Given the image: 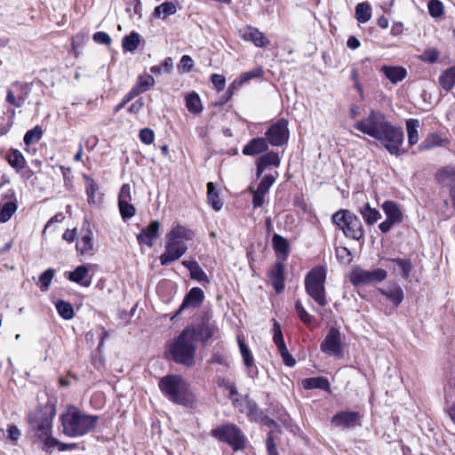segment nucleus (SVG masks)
Returning a JSON list of instances; mask_svg holds the SVG:
<instances>
[{"label": "nucleus", "instance_id": "obj_1", "mask_svg": "<svg viewBox=\"0 0 455 455\" xmlns=\"http://www.w3.org/2000/svg\"><path fill=\"white\" fill-rule=\"evenodd\" d=\"M158 386L162 393L177 404L188 406L194 401L190 385L180 375L164 376L159 380Z\"/></svg>", "mask_w": 455, "mask_h": 455}, {"label": "nucleus", "instance_id": "obj_2", "mask_svg": "<svg viewBox=\"0 0 455 455\" xmlns=\"http://www.w3.org/2000/svg\"><path fill=\"white\" fill-rule=\"evenodd\" d=\"M192 335L190 330L184 329L169 346V355L176 363L188 367L195 364L197 346Z\"/></svg>", "mask_w": 455, "mask_h": 455}, {"label": "nucleus", "instance_id": "obj_3", "mask_svg": "<svg viewBox=\"0 0 455 455\" xmlns=\"http://www.w3.org/2000/svg\"><path fill=\"white\" fill-rule=\"evenodd\" d=\"M63 433L70 437L86 435L94 428L98 417L83 413L76 408L68 410L61 415Z\"/></svg>", "mask_w": 455, "mask_h": 455}, {"label": "nucleus", "instance_id": "obj_4", "mask_svg": "<svg viewBox=\"0 0 455 455\" xmlns=\"http://www.w3.org/2000/svg\"><path fill=\"white\" fill-rule=\"evenodd\" d=\"M190 232L182 226H177L166 235L165 251L160 256L161 265L168 266L179 259L188 250L184 241L189 239Z\"/></svg>", "mask_w": 455, "mask_h": 455}, {"label": "nucleus", "instance_id": "obj_5", "mask_svg": "<svg viewBox=\"0 0 455 455\" xmlns=\"http://www.w3.org/2000/svg\"><path fill=\"white\" fill-rule=\"evenodd\" d=\"M326 280V268L323 266H317L311 269L305 277L306 292L320 307H325L328 304L324 283Z\"/></svg>", "mask_w": 455, "mask_h": 455}, {"label": "nucleus", "instance_id": "obj_6", "mask_svg": "<svg viewBox=\"0 0 455 455\" xmlns=\"http://www.w3.org/2000/svg\"><path fill=\"white\" fill-rule=\"evenodd\" d=\"M332 222L339 227L346 237L359 241L364 236L360 219L348 210H339L331 217Z\"/></svg>", "mask_w": 455, "mask_h": 455}, {"label": "nucleus", "instance_id": "obj_7", "mask_svg": "<svg viewBox=\"0 0 455 455\" xmlns=\"http://www.w3.org/2000/svg\"><path fill=\"white\" fill-rule=\"evenodd\" d=\"M55 416V408L52 404L47 403L38 408L28 417V422L33 430L39 437H51L52 419Z\"/></svg>", "mask_w": 455, "mask_h": 455}, {"label": "nucleus", "instance_id": "obj_8", "mask_svg": "<svg viewBox=\"0 0 455 455\" xmlns=\"http://www.w3.org/2000/svg\"><path fill=\"white\" fill-rule=\"evenodd\" d=\"M390 124H392L387 120L382 112L371 110L368 116L357 122L354 127L376 140Z\"/></svg>", "mask_w": 455, "mask_h": 455}, {"label": "nucleus", "instance_id": "obj_9", "mask_svg": "<svg viewBox=\"0 0 455 455\" xmlns=\"http://www.w3.org/2000/svg\"><path fill=\"white\" fill-rule=\"evenodd\" d=\"M376 140L392 156H400L406 153L403 148L404 132L402 127L390 124Z\"/></svg>", "mask_w": 455, "mask_h": 455}, {"label": "nucleus", "instance_id": "obj_10", "mask_svg": "<svg viewBox=\"0 0 455 455\" xmlns=\"http://www.w3.org/2000/svg\"><path fill=\"white\" fill-rule=\"evenodd\" d=\"M211 435L219 441L227 443L235 451L245 447V436L243 431L235 424L227 423L219 426L212 430Z\"/></svg>", "mask_w": 455, "mask_h": 455}, {"label": "nucleus", "instance_id": "obj_11", "mask_svg": "<svg viewBox=\"0 0 455 455\" xmlns=\"http://www.w3.org/2000/svg\"><path fill=\"white\" fill-rule=\"evenodd\" d=\"M387 272L383 268L366 270L355 266L349 273V281L354 286L376 285L383 282Z\"/></svg>", "mask_w": 455, "mask_h": 455}, {"label": "nucleus", "instance_id": "obj_12", "mask_svg": "<svg viewBox=\"0 0 455 455\" xmlns=\"http://www.w3.org/2000/svg\"><path fill=\"white\" fill-rule=\"evenodd\" d=\"M381 208L386 215V220L379 225V228L382 233H387L395 225L403 221V214L398 204L394 201H385Z\"/></svg>", "mask_w": 455, "mask_h": 455}, {"label": "nucleus", "instance_id": "obj_13", "mask_svg": "<svg viewBox=\"0 0 455 455\" xmlns=\"http://www.w3.org/2000/svg\"><path fill=\"white\" fill-rule=\"evenodd\" d=\"M321 350L329 355L336 357H342V343L341 334L339 331L334 327H331L325 336L324 339L320 346Z\"/></svg>", "mask_w": 455, "mask_h": 455}, {"label": "nucleus", "instance_id": "obj_14", "mask_svg": "<svg viewBox=\"0 0 455 455\" xmlns=\"http://www.w3.org/2000/svg\"><path fill=\"white\" fill-rule=\"evenodd\" d=\"M266 137L272 146L279 147L285 144L289 139L288 122L281 119L272 124L267 131Z\"/></svg>", "mask_w": 455, "mask_h": 455}, {"label": "nucleus", "instance_id": "obj_15", "mask_svg": "<svg viewBox=\"0 0 455 455\" xmlns=\"http://www.w3.org/2000/svg\"><path fill=\"white\" fill-rule=\"evenodd\" d=\"M192 331V338L196 342H206L210 339L218 330L215 323L210 322L209 317L205 316L200 324H191L185 328Z\"/></svg>", "mask_w": 455, "mask_h": 455}, {"label": "nucleus", "instance_id": "obj_16", "mask_svg": "<svg viewBox=\"0 0 455 455\" xmlns=\"http://www.w3.org/2000/svg\"><path fill=\"white\" fill-rule=\"evenodd\" d=\"M204 300V293L201 288L194 287L190 289L189 291L185 295L181 305L177 310L175 315L172 317V320L187 310L198 308Z\"/></svg>", "mask_w": 455, "mask_h": 455}, {"label": "nucleus", "instance_id": "obj_17", "mask_svg": "<svg viewBox=\"0 0 455 455\" xmlns=\"http://www.w3.org/2000/svg\"><path fill=\"white\" fill-rule=\"evenodd\" d=\"M273 341L275 344L285 365L292 367L295 365V359L289 353L284 343L280 323L273 319Z\"/></svg>", "mask_w": 455, "mask_h": 455}, {"label": "nucleus", "instance_id": "obj_18", "mask_svg": "<svg viewBox=\"0 0 455 455\" xmlns=\"http://www.w3.org/2000/svg\"><path fill=\"white\" fill-rule=\"evenodd\" d=\"M284 271L285 266L283 262L277 261L268 272L269 281L277 293H280L284 289Z\"/></svg>", "mask_w": 455, "mask_h": 455}, {"label": "nucleus", "instance_id": "obj_19", "mask_svg": "<svg viewBox=\"0 0 455 455\" xmlns=\"http://www.w3.org/2000/svg\"><path fill=\"white\" fill-rule=\"evenodd\" d=\"M360 414L355 411H340L333 416L331 422L342 428H350L360 425Z\"/></svg>", "mask_w": 455, "mask_h": 455}, {"label": "nucleus", "instance_id": "obj_20", "mask_svg": "<svg viewBox=\"0 0 455 455\" xmlns=\"http://www.w3.org/2000/svg\"><path fill=\"white\" fill-rule=\"evenodd\" d=\"M160 223L157 220H153L149 225L143 228L137 235V240L140 244H146L148 247L154 245V239L159 236Z\"/></svg>", "mask_w": 455, "mask_h": 455}, {"label": "nucleus", "instance_id": "obj_21", "mask_svg": "<svg viewBox=\"0 0 455 455\" xmlns=\"http://www.w3.org/2000/svg\"><path fill=\"white\" fill-rule=\"evenodd\" d=\"M4 199L8 201L2 204V223L8 221L18 209V202L12 189H8L4 196H2V201Z\"/></svg>", "mask_w": 455, "mask_h": 455}, {"label": "nucleus", "instance_id": "obj_22", "mask_svg": "<svg viewBox=\"0 0 455 455\" xmlns=\"http://www.w3.org/2000/svg\"><path fill=\"white\" fill-rule=\"evenodd\" d=\"M242 37L246 41H251L257 47H265L269 44V40L258 28L247 27L240 31Z\"/></svg>", "mask_w": 455, "mask_h": 455}, {"label": "nucleus", "instance_id": "obj_23", "mask_svg": "<svg viewBox=\"0 0 455 455\" xmlns=\"http://www.w3.org/2000/svg\"><path fill=\"white\" fill-rule=\"evenodd\" d=\"M378 291L389 299L395 307H398L404 298L403 291L397 283L390 284L385 289H379Z\"/></svg>", "mask_w": 455, "mask_h": 455}, {"label": "nucleus", "instance_id": "obj_24", "mask_svg": "<svg viewBox=\"0 0 455 455\" xmlns=\"http://www.w3.org/2000/svg\"><path fill=\"white\" fill-rule=\"evenodd\" d=\"M268 148L267 140L264 138H255L250 140L243 148V154L245 156H255L266 152Z\"/></svg>", "mask_w": 455, "mask_h": 455}, {"label": "nucleus", "instance_id": "obj_25", "mask_svg": "<svg viewBox=\"0 0 455 455\" xmlns=\"http://www.w3.org/2000/svg\"><path fill=\"white\" fill-rule=\"evenodd\" d=\"M88 267L85 265H81L69 273L68 279L84 287H89L92 283V279L86 278L88 276Z\"/></svg>", "mask_w": 455, "mask_h": 455}, {"label": "nucleus", "instance_id": "obj_26", "mask_svg": "<svg viewBox=\"0 0 455 455\" xmlns=\"http://www.w3.org/2000/svg\"><path fill=\"white\" fill-rule=\"evenodd\" d=\"M449 143L447 139L442 138L437 133L428 134L424 140L419 144V150H430L437 147L446 146Z\"/></svg>", "mask_w": 455, "mask_h": 455}, {"label": "nucleus", "instance_id": "obj_27", "mask_svg": "<svg viewBox=\"0 0 455 455\" xmlns=\"http://www.w3.org/2000/svg\"><path fill=\"white\" fill-rule=\"evenodd\" d=\"M381 72L393 84H396V83L403 80L407 75L406 69L403 68H401V67L384 66L381 68Z\"/></svg>", "mask_w": 455, "mask_h": 455}, {"label": "nucleus", "instance_id": "obj_28", "mask_svg": "<svg viewBox=\"0 0 455 455\" xmlns=\"http://www.w3.org/2000/svg\"><path fill=\"white\" fill-rule=\"evenodd\" d=\"M6 159L9 164L17 172L23 170L27 164L24 156L18 149H11L6 156Z\"/></svg>", "mask_w": 455, "mask_h": 455}, {"label": "nucleus", "instance_id": "obj_29", "mask_svg": "<svg viewBox=\"0 0 455 455\" xmlns=\"http://www.w3.org/2000/svg\"><path fill=\"white\" fill-rule=\"evenodd\" d=\"M359 212L365 223L369 226L375 224L381 218L380 212L377 209L371 207L369 203L361 206Z\"/></svg>", "mask_w": 455, "mask_h": 455}, {"label": "nucleus", "instance_id": "obj_30", "mask_svg": "<svg viewBox=\"0 0 455 455\" xmlns=\"http://www.w3.org/2000/svg\"><path fill=\"white\" fill-rule=\"evenodd\" d=\"M85 180V190L88 196L89 204H98L100 202V196H97L99 191V186L93 179L87 174L83 175Z\"/></svg>", "mask_w": 455, "mask_h": 455}, {"label": "nucleus", "instance_id": "obj_31", "mask_svg": "<svg viewBox=\"0 0 455 455\" xmlns=\"http://www.w3.org/2000/svg\"><path fill=\"white\" fill-rule=\"evenodd\" d=\"M272 243L275 253L282 255L283 260H285L290 251L288 241L282 235L275 234L272 237Z\"/></svg>", "mask_w": 455, "mask_h": 455}, {"label": "nucleus", "instance_id": "obj_32", "mask_svg": "<svg viewBox=\"0 0 455 455\" xmlns=\"http://www.w3.org/2000/svg\"><path fill=\"white\" fill-rule=\"evenodd\" d=\"M186 108L192 114H199L203 111V104L199 95L196 92H189L186 98Z\"/></svg>", "mask_w": 455, "mask_h": 455}, {"label": "nucleus", "instance_id": "obj_33", "mask_svg": "<svg viewBox=\"0 0 455 455\" xmlns=\"http://www.w3.org/2000/svg\"><path fill=\"white\" fill-rule=\"evenodd\" d=\"M302 384L304 388L306 389H315L320 388L322 390L330 389V382L324 377H314L308 378L302 380Z\"/></svg>", "mask_w": 455, "mask_h": 455}, {"label": "nucleus", "instance_id": "obj_34", "mask_svg": "<svg viewBox=\"0 0 455 455\" xmlns=\"http://www.w3.org/2000/svg\"><path fill=\"white\" fill-rule=\"evenodd\" d=\"M419 121L418 119H408L406 121V130L408 134V143L410 146H413L419 141Z\"/></svg>", "mask_w": 455, "mask_h": 455}, {"label": "nucleus", "instance_id": "obj_35", "mask_svg": "<svg viewBox=\"0 0 455 455\" xmlns=\"http://www.w3.org/2000/svg\"><path fill=\"white\" fill-rule=\"evenodd\" d=\"M177 8L172 2H164L156 6L154 10L153 16L156 19H165L176 12Z\"/></svg>", "mask_w": 455, "mask_h": 455}, {"label": "nucleus", "instance_id": "obj_36", "mask_svg": "<svg viewBox=\"0 0 455 455\" xmlns=\"http://www.w3.org/2000/svg\"><path fill=\"white\" fill-rule=\"evenodd\" d=\"M141 36L139 33L132 31L130 35L125 36L122 41V46L126 52H134L140 45Z\"/></svg>", "mask_w": 455, "mask_h": 455}, {"label": "nucleus", "instance_id": "obj_37", "mask_svg": "<svg viewBox=\"0 0 455 455\" xmlns=\"http://www.w3.org/2000/svg\"><path fill=\"white\" fill-rule=\"evenodd\" d=\"M439 83L443 90H451L455 84V67L443 71L439 77Z\"/></svg>", "mask_w": 455, "mask_h": 455}, {"label": "nucleus", "instance_id": "obj_38", "mask_svg": "<svg viewBox=\"0 0 455 455\" xmlns=\"http://www.w3.org/2000/svg\"><path fill=\"white\" fill-rule=\"evenodd\" d=\"M9 89L12 90V93L16 95V98L19 100H21L24 103L30 92L29 84L27 83L14 82L11 84Z\"/></svg>", "mask_w": 455, "mask_h": 455}, {"label": "nucleus", "instance_id": "obj_39", "mask_svg": "<svg viewBox=\"0 0 455 455\" xmlns=\"http://www.w3.org/2000/svg\"><path fill=\"white\" fill-rule=\"evenodd\" d=\"M207 200L215 211H220L223 206V203L212 182L207 184Z\"/></svg>", "mask_w": 455, "mask_h": 455}, {"label": "nucleus", "instance_id": "obj_40", "mask_svg": "<svg viewBox=\"0 0 455 455\" xmlns=\"http://www.w3.org/2000/svg\"><path fill=\"white\" fill-rule=\"evenodd\" d=\"M386 261L388 263H395L397 270L401 273L402 276L405 279L409 277L412 267L410 259L396 258L387 259Z\"/></svg>", "mask_w": 455, "mask_h": 455}, {"label": "nucleus", "instance_id": "obj_41", "mask_svg": "<svg viewBox=\"0 0 455 455\" xmlns=\"http://www.w3.org/2000/svg\"><path fill=\"white\" fill-rule=\"evenodd\" d=\"M371 17V8L368 3H360L355 6V18L360 23H365Z\"/></svg>", "mask_w": 455, "mask_h": 455}, {"label": "nucleus", "instance_id": "obj_42", "mask_svg": "<svg viewBox=\"0 0 455 455\" xmlns=\"http://www.w3.org/2000/svg\"><path fill=\"white\" fill-rule=\"evenodd\" d=\"M258 161L265 166L266 169L270 166L278 167L281 163L278 153L273 151L262 155L258 158Z\"/></svg>", "mask_w": 455, "mask_h": 455}, {"label": "nucleus", "instance_id": "obj_43", "mask_svg": "<svg viewBox=\"0 0 455 455\" xmlns=\"http://www.w3.org/2000/svg\"><path fill=\"white\" fill-rule=\"evenodd\" d=\"M56 309L59 315L65 320H70L74 316V308L69 302L59 300L56 303Z\"/></svg>", "mask_w": 455, "mask_h": 455}, {"label": "nucleus", "instance_id": "obj_44", "mask_svg": "<svg viewBox=\"0 0 455 455\" xmlns=\"http://www.w3.org/2000/svg\"><path fill=\"white\" fill-rule=\"evenodd\" d=\"M43 136V129L36 125L31 130H28L24 135V143L27 146L38 142Z\"/></svg>", "mask_w": 455, "mask_h": 455}, {"label": "nucleus", "instance_id": "obj_45", "mask_svg": "<svg viewBox=\"0 0 455 455\" xmlns=\"http://www.w3.org/2000/svg\"><path fill=\"white\" fill-rule=\"evenodd\" d=\"M238 345L240 348V352L243 360V363L247 368H250L254 363L253 356L251 355L247 345L245 342L238 337Z\"/></svg>", "mask_w": 455, "mask_h": 455}, {"label": "nucleus", "instance_id": "obj_46", "mask_svg": "<svg viewBox=\"0 0 455 455\" xmlns=\"http://www.w3.org/2000/svg\"><path fill=\"white\" fill-rule=\"evenodd\" d=\"M93 243L92 234H87L76 243V249L81 251L82 254L87 253L92 250Z\"/></svg>", "mask_w": 455, "mask_h": 455}, {"label": "nucleus", "instance_id": "obj_47", "mask_svg": "<svg viewBox=\"0 0 455 455\" xmlns=\"http://www.w3.org/2000/svg\"><path fill=\"white\" fill-rule=\"evenodd\" d=\"M53 276H54V270L52 268H48L40 275L39 286H40V290L42 291H48Z\"/></svg>", "mask_w": 455, "mask_h": 455}, {"label": "nucleus", "instance_id": "obj_48", "mask_svg": "<svg viewBox=\"0 0 455 455\" xmlns=\"http://www.w3.org/2000/svg\"><path fill=\"white\" fill-rule=\"evenodd\" d=\"M155 84V79L150 75L140 76L138 79L137 84L134 85L137 89H139L140 92L142 93L147 92L150 87H152Z\"/></svg>", "mask_w": 455, "mask_h": 455}, {"label": "nucleus", "instance_id": "obj_49", "mask_svg": "<svg viewBox=\"0 0 455 455\" xmlns=\"http://www.w3.org/2000/svg\"><path fill=\"white\" fill-rule=\"evenodd\" d=\"M295 310L299 318L306 324H310L315 321L313 315H311L303 307L300 300H297L295 303Z\"/></svg>", "mask_w": 455, "mask_h": 455}, {"label": "nucleus", "instance_id": "obj_50", "mask_svg": "<svg viewBox=\"0 0 455 455\" xmlns=\"http://www.w3.org/2000/svg\"><path fill=\"white\" fill-rule=\"evenodd\" d=\"M118 208L124 220L132 218L136 213L135 207L130 202L118 203Z\"/></svg>", "mask_w": 455, "mask_h": 455}, {"label": "nucleus", "instance_id": "obj_51", "mask_svg": "<svg viewBox=\"0 0 455 455\" xmlns=\"http://www.w3.org/2000/svg\"><path fill=\"white\" fill-rule=\"evenodd\" d=\"M428 12L433 18L441 17L443 13V4L439 0H430L427 4Z\"/></svg>", "mask_w": 455, "mask_h": 455}, {"label": "nucleus", "instance_id": "obj_52", "mask_svg": "<svg viewBox=\"0 0 455 455\" xmlns=\"http://www.w3.org/2000/svg\"><path fill=\"white\" fill-rule=\"evenodd\" d=\"M439 56L440 52L435 48H428L422 52L419 59L425 62L435 63L439 59Z\"/></svg>", "mask_w": 455, "mask_h": 455}, {"label": "nucleus", "instance_id": "obj_53", "mask_svg": "<svg viewBox=\"0 0 455 455\" xmlns=\"http://www.w3.org/2000/svg\"><path fill=\"white\" fill-rule=\"evenodd\" d=\"M193 269L190 272V277L201 283H209V278L206 273L198 265H192Z\"/></svg>", "mask_w": 455, "mask_h": 455}, {"label": "nucleus", "instance_id": "obj_54", "mask_svg": "<svg viewBox=\"0 0 455 455\" xmlns=\"http://www.w3.org/2000/svg\"><path fill=\"white\" fill-rule=\"evenodd\" d=\"M275 181V178L272 174H267V175L264 176L263 179L260 180V182L257 188V190H259L260 194L261 193L267 194V192L269 191V188H271V186L274 184Z\"/></svg>", "mask_w": 455, "mask_h": 455}, {"label": "nucleus", "instance_id": "obj_55", "mask_svg": "<svg viewBox=\"0 0 455 455\" xmlns=\"http://www.w3.org/2000/svg\"><path fill=\"white\" fill-rule=\"evenodd\" d=\"M263 76L262 68L259 67L248 72L242 74L240 76L239 84L250 81L252 78L261 77Z\"/></svg>", "mask_w": 455, "mask_h": 455}, {"label": "nucleus", "instance_id": "obj_56", "mask_svg": "<svg viewBox=\"0 0 455 455\" xmlns=\"http://www.w3.org/2000/svg\"><path fill=\"white\" fill-rule=\"evenodd\" d=\"M217 384L220 387H224L225 389L228 390L230 393V397H234L235 395H238V392L236 390V387L234 382H231L225 378L220 377L217 380Z\"/></svg>", "mask_w": 455, "mask_h": 455}, {"label": "nucleus", "instance_id": "obj_57", "mask_svg": "<svg viewBox=\"0 0 455 455\" xmlns=\"http://www.w3.org/2000/svg\"><path fill=\"white\" fill-rule=\"evenodd\" d=\"M193 66H194V60H192V58L188 55H183L180 59L178 68L181 72L188 73L192 70Z\"/></svg>", "mask_w": 455, "mask_h": 455}, {"label": "nucleus", "instance_id": "obj_58", "mask_svg": "<svg viewBox=\"0 0 455 455\" xmlns=\"http://www.w3.org/2000/svg\"><path fill=\"white\" fill-rule=\"evenodd\" d=\"M21 436V431L14 425L8 426L7 428V439L10 440L13 444H16L18 440Z\"/></svg>", "mask_w": 455, "mask_h": 455}, {"label": "nucleus", "instance_id": "obj_59", "mask_svg": "<svg viewBox=\"0 0 455 455\" xmlns=\"http://www.w3.org/2000/svg\"><path fill=\"white\" fill-rule=\"evenodd\" d=\"M266 446L267 455H278V451L275 443L274 435L272 431L268 432L267 434Z\"/></svg>", "mask_w": 455, "mask_h": 455}, {"label": "nucleus", "instance_id": "obj_60", "mask_svg": "<svg viewBox=\"0 0 455 455\" xmlns=\"http://www.w3.org/2000/svg\"><path fill=\"white\" fill-rule=\"evenodd\" d=\"M245 411H246V413L251 417V418H256L259 416V409L257 405V403L251 400V399H246L245 401Z\"/></svg>", "mask_w": 455, "mask_h": 455}, {"label": "nucleus", "instance_id": "obj_61", "mask_svg": "<svg viewBox=\"0 0 455 455\" xmlns=\"http://www.w3.org/2000/svg\"><path fill=\"white\" fill-rule=\"evenodd\" d=\"M132 195H131V186L129 184H124L120 189L118 196V203L123 202H131Z\"/></svg>", "mask_w": 455, "mask_h": 455}, {"label": "nucleus", "instance_id": "obj_62", "mask_svg": "<svg viewBox=\"0 0 455 455\" xmlns=\"http://www.w3.org/2000/svg\"><path fill=\"white\" fill-rule=\"evenodd\" d=\"M250 190L252 192L253 194V198H252V204H253V207L254 208H259L263 205L264 204V201H265V196L267 195L266 193H259V190H254L252 189V188H250Z\"/></svg>", "mask_w": 455, "mask_h": 455}, {"label": "nucleus", "instance_id": "obj_63", "mask_svg": "<svg viewBox=\"0 0 455 455\" xmlns=\"http://www.w3.org/2000/svg\"><path fill=\"white\" fill-rule=\"evenodd\" d=\"M154 132L149 128H144L140 132V140L147 145L151 144L154 141Z\"/></svg>", "mask_w": 455, "mask_h": 455}, {"label": "nucleus", "instance_id": "obj_64", "mask_svg": "<svg viewBox=\"0 0 455 455\" xmlns=\"http://www.w3.org/2000/svg\"><path fill=\"white\" fill-rule=\"evenodd\" d=\"M211 81L219 92L224 89L226 84V78L224 77V76L219 74H212L211 76Z\"/></svg>", "mask_w": 455, "mask_h": 455}]
</instances>
